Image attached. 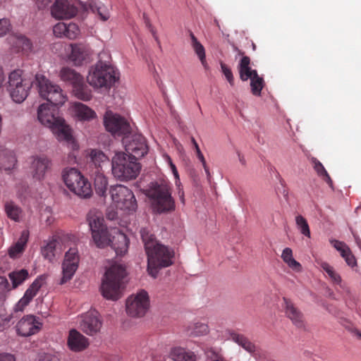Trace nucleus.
I'll use <instances>...</instances> for the list:
<instances>
[{
  "label": "nucleus",
  "instance_id": "nucleus-62",
  "mask_svg": "<svg viewBox=\"0 0 361 361\" xmlns=\"http://www.w3.org/2000/svg\"><path fill=\"white\" fill-rule=\"evenodd\" d=\"M252 49H253V50H255V49H256V45H255V44L252 42Z\"/></svg>",
  "mask_w": 361,
  "mask_h": 361
},
{
  "label": "nucleus",
  "instance_id": "nucleus-44",
  "mask_svg": "<svg viewBox=\"0 0 361 361\" xmlns=\"http://www.w3.org/2000/svg\"><path fill=\"white\" fill-rule=\"evenodd\" d=\"M16 159L12 152L5 155L0 154V169L4 171L11 170L16 165Z\"/></svg>",
  "mask_w": 361,
  "mask_h": 361
},
{
  "label": "nucleus",
  "instance_id": "nucleus-57",
  "mask_svg": "<svg viewBox=\"0 0 361 361\" xmlns=\"http://www.w3.org/2000/svg\"><path fill=\"white\" fill-rule=\"evenodd\" d=\"M35 1L36 2L37 7L39 9H44L45 8H47L48 6H49L51 2L52 1V0H35Z\"/></svg>",
  "mask_w": 361,
  "mask_h": 361
},
{
  "label": "nucleus",
  "instance_id": "nucleus-48",
  "mask_svg": "<svg viewBox=\"0 0 361 361\" xmlns=\"http://www.w3.org/2000/svg\"><path fill=\"white\" fill-rule=\"evenodd\" d=\"M322 267L334 283H339L341 281V276L337 273L335 272L334 268L331 266H330L328 263L323 262L322 264Z\"/></svg>",
  "mask_w": 361,
  "mask_h": 361
},
{
  "label": "nucleus",
  "instance_id": "nucleus-58",
  "mask_svg": "<svg viewBox=\"0 0 361 361\" xmlns=\"http://www.w3.org/2000/svg\"><path fill=\"white\" fill-rule=\"evenodd\" d=\"M0 361H16V359L11 354L0 353Z\"/></svg>",
  "mask_w": 361,
  "mask_h": 361
},
{
  "label": "nucleus",
  "instance_id": "nucleus-59",
  "mask_svg": "<svg viewBox=\"0 0 361 361\" xmlns=\"http://www.w3.org/2000/svg\"><path fill=\"white\" fill-rule=\"evenodd\" d=\"M4 81H5V75H4L2 68L0 66V88L2 87Z\"/></svg>",
  "mask_w": 361,
  "mask_h": 361
},
{
  "label": "nucleus",
  "instance_id": "nucleus-1",
  "mask_svg": "<svg viewBox=\"0 0 361 361\" xmlns=\"http://www.w3.org/2000/svg\"><path fill=\"white\" fill-rule=\"evenodd\" d=\"M140 233L147 255V271L156 278L160 269L173 264V251L159 243L149 228H142Z\"/></svg>",
  "mask_w": 361,
  "mask_h": 361
},
{
  "label": "nucleus",
  "instance_id": "nucleus-63",
  "mask_svg": "<svg viewBox=\"0 0 361 361\" xmlns=\"http://www.w3.org/2000/svg\"><path fill=\"white\" fill-rule=\"evenodd\" d=\"M357 336L361 338V333H358Z\"/></svg>",
  "mask_w": 361,
  "mask_h": 361
},
{
  "label": "nucleus",
  "instance_id": "nucleus-47",
  "mask_svg": "<svg viewBox=\"0 0 361 361\" xmlns=\"http://www.w3.org/2000/svg\"><path fill=\"white\" fill-rule=\"evenodd\" d=\"M191 142H192V143L194 146V148L195 149L196 156H197V159L200 160V161L202 163L207 178H210V172H209V167L207 164L206 160L204 159V157L203 154L202 153V152L199 147V145L197 143V142L194 137L191 138Z\"/></svg>",
  "mask_w": 361,
  "mask_h": 361
},
{
  "label": "nucleus",
  "instance_id": "nucleus-6",
  "mask_svg": "<svg viewBox=\"0 0 361 361\" xmlns=\"http://www.w3.org/2000/svg\"><path fill=\"white\" fill-rule=\"evenodd\" d=\"M62 179L67 188L78 197L87 199L92 196L90 182L76 168L64 169Z\"/></svg>",
  "mask_w": 361,
  "mask_h": 361
},
{
  "label": "nucleus",
  "instance_id": "nucleus-9",
  "mask_svg": "<svg viewBox=\"0 0 361 361\" xmlns=\"http://www.w3.org/2000/svg\"><path fill=\"white\" fill-rule=\"evenodd\" d=\"M40 96L54 105H62L66 100V96L62 89L57 85L51 82L41 74L35 75V80Z\"/></svg>",
  "mask_w": 361,
  "mask_h": 361
},
{
  "label": "nucleus",
  "instance_id": "nucleus-4",
  "mask_svg": "<svg viewBox=\"0 0 361 361\" xmlns=\"http://www.w3.org/2000/svg\"><path fill=\"white\" fill-rule=\"evenodd\" d=\"M126 276V268L118 264H112L105 272L102 284L103 296L109 300H117L121 297V288Z\"/></svg>",
  "mask_w": 361,
  "mask_h": 361
},
{
  "label": "nucleus",
  "instance_id": "nucleus-37",
  "mask_svg": "<svg viewBox=\"0 0 361 361\" xmlns=\"http://www.w3.org/2000/svg\"><path fill=\"white\" fill-rule=\"evenodd\" d=\"M4 210L7 215V216L16 221L19 222L20 221L22 217H23V210L20 207H18L17 204H16L13 202H7L5 203L4 205Z\"/></svg>",
  "mask_w": 361,
  "mask_h": 361
},
{
  "label": "nucleus",
  "instance_id": "nucleus-16",
  "mask_svg": "<svg viewBox=\"0 0 361 361\" xmlns=\"http://www.w3.org/2000/svg\"><path fill=\"white\" fill-rule=\"evenodd\" d=\"M51 129L59 141L66 142L73 151L78 149L79 146L72 135L71 129L64 119L61 118Z\"/></svg>",
  "mask_w": 361,
  "mask_h": 361
},
{
  "label": "nucleus",
  "instance_id": "nucleus-36",
  "mask_svg": "<svg viewBox=\"0 0 361 361\" xmlns=\"http://www.w3.org/2000/svg\"><path fill=\"white\" fill-rule=\"evenodd\" d=\"M73 110L75 116L80 120H90L95 117L94 111L82 103H75Z\"/></svg>",
  "mask_w": 361,
  "mask_h": 361
},
{
  "label": "nucleus",
  "instance_id": "nucleus-10",
  "mask_svg": "<svg viewBox=\"0 0 361 361\" xmlns=\"http://www.w3.org/2000/svg\"><path fill=\"white\" fill-rule=\"evenodd\" d=\"M112 201L121 209L135 211L137 202L133 192L123 185L111 186L109 191Z\"/></svg>",
  "mask_w": 361,
  "mask_h": 361
},
{
  "label": "nucleus",
  "instance_id": "nucleus-53",
  "mask_svg": "<svg viewBox=\"0 0 361 361\" xmlns=\"http://www.w3.org/2000/svg\"><path fill=\"white\" fill-rule=\"evenodd\" d=\"M10 290L11 285L8 280L4 276H0V295L5 293L6 291Z\"/></svg>",
  "mask_w": 361,
  "mask_h": 361
},
{
  "label": "nucleus",
  "instance_id": "nucleus-61",
  "mask_svg": "<svg viewBox=\"0 0 361 361\" xmlns=\"http://www.w3.org/2000/svg\"><path fill=\"white\" fill-rule=\"evenodd\" d=\"M151 32H152V33L153 36H154V37H155V39L157 40V37L155 36V32L154 31V30H153L152 28L151 29Z\"/></svg>",
  "mask_w": 361,
  "mask_h": 361
},
{
  "label": "nucleus",
  "instance_id": "nucleus-17",
  "mask_svg": "<svg viewBox=\"0 0 361 361\" xmlns=\"http://www.w3.org/2000/svg\"><path fill=\"white\" fill-rule=\"evenodd\" d=\"M77 13V7L68 0H56L51 7V14L56 19H69Z\"/></svg>",
  "mask_w": 361,
  "mask_h": 361
},
{
  "label": "nucleus",
  "instance_id": "nucleus-33",
  "mask_svg": "<svg viewBox=\"0 0 361 361\" xmlns=\"http://www.w3.org/2000/svg\"><path fill=\"white\" fill-rule=\"evenodd\" d=\"M238 71L242 81H247L254 75L255 72H257L256 70L251 68L250 59L249 56L242 57L238 65Z\"/></svg>",
  "mask_w": 361,
  "mask_h": 361
},
{
  "label": "nucleus",
  "instance_id": "nucleus-24",
  "mask_svg": "<svg viewBox=\"0 0 361 361\" xmlns=\"http://www.w3.org/2000/svg\"><path fill=\"white\" fill-rule=\"evenodd\" d=\"M42 280L37 279L26 290L23 297L18 302L15 306L16 312H22L25 307L30 302L32 298L37 295L42 287Z\"/></svg>",
  "mask_w": 361,
  "mask_h": 361
},
{
  "label": "nucleus",
  "instance_id": "nucleus-22",
  "mask_svg": "<svg viewBox=\"0 0 361 361\" xmlns=\"http://www.w3.org/2000/svg\"><path fill=\"white\" fill-rule=\"evenodd\" d=\"M68 54L69 61L75 66L82 65L90 55V49L87 46L82 44H71L69 46Z\"/></svg>",
  "mask_w": 361,
  "mask_h": 361
},
{
  "label": "nucleus",
  "instance_id": "nucleus-39",
  "mask_svg": "<svg viewBox=\"0 0 361 361\" xmlns=\"http://www.w3.org/2000/svg\"><path fill=\"white\" fill-rule=\"evenodd\" d=\"M283 262L293 271L300 272L302 271L301 264L297 262L293 257V251L289 247H286L281 255Z\"/></svg>",
  "mask_w": 361,
  "mask_h": 361
},
{
  "label": "nucleus",
  "instance_id": "nucleus-56",
  "mask_svg": "<svg viewBox=\"0 0 361 361\" xmlns=\"http://www.w3.org/2000/svg\"><path fill=\"white\" fill-rule=\"evenodd\" d=\"M39 361H59V358L51 354H43L40 355Z\"/></svg>",
  "mask_w": 361,
  "mask_h": 361
},
{
  "label": "nucleus",
  "instance_id": "nucleus-55",
  "mask_svg": "<svg viewBox=\"0 0 361 361\" xmlns=\"http://www.w3.org/2000/svg\"><path fill=\"white\" fill-rule=\"evenodd\" d=\"M166 160L170 166L172 173L176 179L179 178L178 173L175 164L172 162L171 157L168 155L166 156Z\"/></svg>",
  "mask_w": 361,
  "mask_h": 361
},
{
  "label": "nucleus",
  "instance_id": "nucleus-12",
  "mask_svg": "<svg viewBox=\"0 0 361 361\" xmlns=\"http://www.w3.org/2000/svg\"><path fill=\"white\" fill-rule=\"evenodd\" d=\"M79 262L80 255L78 248L76 247H70L65 253L61 264L62 277L59 284H65L72 279L78 268Z\"/></svg>",
  "mask_w": 361,
  "mask_h": 361
},
{
  "label": "nucleus",
  "instance_id": "nucleus-27",
  "mask_svg": "<svg viewBox=\"0 0 361 361\" xmlns=\"http://www.w3.org/2000/svg\"><path fill=\"white\" fill-rule=\"evenodd\" d=\"M62 249L58 238L53 237L42 248V255L44 259L53 262L57 255L61 253Z\"/></svg>",
  "mask_w": 361,
  "mask_h": 361
},
{
  "label": "nucleus",
  "instance_id": "nucleus-42",
  "mask_svg": "<svg viewBox=\"0 0 361 361\" xmlns=\"http://www.w3.org/2000/svg\"><path fill=\"white\" fill-rule=\"evenodd\" d=\"M28 271L26 269H20L9 273L8 276L12 281L11 288H16L23 283L28 278Z\"/></svg>",
  "mask_w": 361,
  "mask_h": 361
},
{
  "label": "nucleus",
  "instance_id": "nucleus-28",
  "mask_svg": "<svg viewBox=\"0 0 361 361\" xmlns=\"http://www.w3.org/2000/svg\"><path fill=\"white\" fill-rule=\"evenodd\" d=\"M330 243L334 247L340 252L348 266L354 267L357 265L355 256L353 255L350 247L344 242L331 240Z\"/></svg>",
  "mask_w": 361,
  "mask_h": 361
},
{
  "label": "nucleus",
  "instance_id": "nucleus-29",
  "mask_svg": "<svg viewBox=\"0 0 361 361\" xmlns=\"http://www.w3.org/2000/svg\"><path fill=\"white\" fill-rule=\"evenodd\" d=\"M90 166H93L92 171H103V168L109 164V159L101 150L91 149L89 154Z\"/></svg>",
  "mask_w": 361,
  "mask_h": 361
},
{
  "label": "nucleus",
  "instance_id": "nucleus-32",
  "mask_svg": "<svg viewBox=\"0 0 361 361\" xmlns=\"http://www.w3.org/2000/svg\"><path fill=\"white\" fill-rule=\"evenodd\" d=\"M29 238V231H23L18 240L8 250L9 256L12 258L18 257L23 253Z\"/></svg>",
  "mask_w": 361,
  "mask_h": 361
},
{
  "label": "nucleus",
  "instance_id": "nucleus-23",
  "mask_svg": "<svg viewBox=\"0 0 361 361\" xmlns=\"http://www.w3.org/2000/svg\"><path fill=\"white\" fill-rule=\"evenodd\" d=\"M111 241L109 245L116 252L117 255H125L128 249L129 240L126 234L118 228H113Z\"/></svg>",
  "mask_w": 361,
  "mask_h": 361
},
{
  "label": "nucleus",
  "instance_id": "nucleus-41",
  "mask_svg": "<svg viewBox=\"0 0 361 361\" xmlns=\"http://www.w3.org/2000/svg\"><path fill=\"white\" fill-rule=\"evenodd\" d=\"M190 36L191 38V44L192 47L196 53V54L198 56L201 63L202 66L207 68V63L206 61V56H205V50L202 44L197 40V37L194 35V34L190 32Z\"/></svg>",
  "mask_w": 361,
  "mask_h": 361
},
{
  "label": "nucleus",
  "instance_id": "nucleus-3",
  "mask_svg": "<svg viewBox=\"0 0 361 361\" xmlns=\"http://www.w3.org/2000/svg\"><path fill=\"white\" fill-rule=\"evenodd\" d=\"M103 54H99V60L89 71L87 81L94 88L110 89L118 79L114 67L109 61H102Z\"/></svg>",
  "mask_w": 361,
  "mask_h": 361
},
{
  "label": "nucleus",
  "instance_id": "nucleus-25",
  "mask_svg": "<svg viewBox=\"0 0 361 361\" xmlns=\"http://www.w3.org/2000/svg\"><path fill=\"white\" fill-rule=\"evenodd\" d=\"M68 345L74 352H80L86 349L89 345L88 339L75 329L69 331Z\"/></svg>",
  "mask_w": 361,
  "mask_h": 361
},
{
  "label": "nucleus",
  "instance_id": "nucleus-49",
  "mask_svg": "<svg viewBox=\"0 0 361 361\" xmlns=\"http://www.w3.org/2000/svg\"><path fill=\"white\" fill-rule=\"evenodd\" d=\"M66 31L65 37L73 39L79 35L80 30L78 26L75 23H68L66 25Z\"/></svg>",
  "mask_w": 361,
  "mask_h": 361
},
{
  "label": "nucleus",
  "instance_id": "nucleus-38",
  "mask_svg": "<svg viewBox=\"0 0 361 361\" xmlns=\"http://www.w3.org/2000/svg\"><path fill=\"white\" fill-rule=\"evenodd\" d=\"M312 164H313V168L317 172V175L324 181H325L331 189H334L333 181L326 171L325 168L324 167L323 164L317 158L312 159Z\"/></svg>",
  "mask_w": 361,
  "mask_h": 361
},
{
  "label": "nucleus",
  "instance_id": "nucleus-40",
  "mask_svg": "<svg viewBox=\"0 0 361 361\" xmlns=\"http://www.w3.org/2000/svg\"><path fill=\"white\" fill-rule=\"evenodd\" d=\"M25 81H31L30 80L22 78V71L16 70L11 72L8 76V90L12 88H18L24 86Z\"/></svg>",
  "mask_w": 361,
  "mask_h": 361
},
{
  "label": "nucleus",
  "instance_id": "nucleus-34",
  "mask_svg": "<svg viewBox=\"0 0 361 361\" xmlns=\"http://www.w3.org/2000/svg\"><path fill=\"white\" fill-rule=\"evenodd\" d=\"M32 83V81H25L24 86L8 90L13 100L16 103L23 102L27 97L28 92L31 88Z\"/></svg>",
  "mask_w": 361,
  "mask_h": 361
},
{
  "label": "nucleus",
  "instance_id": "nucleus-45",
  "mask_svg": "<svg viewBox=\"0 0 361 361\" xmlns=\"http://www.w3.org/2000/svg\"><path fill=\"white\" fill-rule=\"evenodd\" d=\"M209 333V327L206 324L196 323L190 326L188 329V334L190 336H202Z\"/></svg>",
  "mask_w": 361,
  "mask_h": 361
},
{
  "label": "nucleus",
  "instance_id": "nucleus-60",
  "mask_svg": "<svg viewBox=\"0 0 361 361\" xmlns=\"http://www.w3.org/2000/svg\"><path fill=\"white\" fill-rule=\"evenodd\" d=\"M235 49L236 51H238L239 55L242 56L243 57L245 56H244L245 53L243 51H242L241 50L238 49L237 47H235Z\"/></svg>",
  "mask_w": 361,
  "mask_h": 361
},
{
  "label": "nucleus",
  "instance_id": "nucleus-18",
  "mask_svg": "<svg viewBox=\"0 0 361 361\" xmlns=\"http://www.w3.org/2000/svg\"><path fill=\"white\" fill-rule=\"evenodd\" d=\"M102 325L99 313L95 310L87 312L83 314L80 324L81 330L89 336L97 334L100 331Z\"/></svg>",
  "mask_w": 361,
  "mask_h": 361
},
{
  "label": "nucleus",
  "instance_id": "nucleus-19",
  "mask_svg": "<svg viewBox=\"0 0 361 361\" xmlns=\"http://www.w3.org/2000/svg\"><path fill=\"white\" fill-rule=\"evenodd\" d=\"M41 326L42 323L37 320L35 316L27 315L18 322L16 331L18 334L26 337L37 333Z\"/></svg>",
  "mask_w": 361,
  "mask_h": 361
},
{
  "label": "nucleus",
  "instance_id": "nucleus-43",
  "mask_svg": "<svg viewBox=\"0 0 361 361\" xmlns=\"http://www.w3.org/2000/svg\"><path fill=\"white\" fill-rule=\"evenodd\" d=\"M250 79L252 94L257 97L261 96L262 90L264 86L263 78L260 77L257 72H255L254 75Z\"/></svg>",
  "mask_w": 361,
  "mask_h": 361
},
{
  "label": "nucleus",
  "instance_id": "nucleus-2",
  "mask_svg": "<svg viewBox=\"0 0 361 361\" xmlns=\"http://www.w3.org/2000/svg\"><path fill=\"white\" fill-rule=\"evenodd\" d=\"M144 193L149 199L153 211L157 214L168 213L175 209V201L168 180L161 178L149 183Z\"/></svg>",
  "mask_w": 361,
  "mask_h": 361
},
{
  "label": "nucleus",
  "instance_id": "nucleus-52",
  "mask_svg": "<svg viewBox=\"0 0 361 361\" xmlns=\"http://www.w3.org/2000/svg\"><path fill=\"white\" fill-rule=\"evenodd\" d=\"M66 23H58L54 26L53 32L56 37H65L66 31Z\"/></svg>",
  "mask_w": 361,
  "mask_h": 361
},
{
  "label": "nucleus",
  "instance_id": "nucleus-51",
  "mask_svg": "<svg viewBox=\"0 0 361 361\" xmlns=\"http://www.w3.org/2000/svg\"><path fill=\"white\" fill-rule=\"evenodd\" d=\"M11 29L10 21L7 18L0 19V37L5 36Z\"/></svg>",
  "mask_w": 361,
  "mask_h": 361
},
{
  "label": "nucleus",
  "instance_id": "nucleus-11",
  "mask_svg": "<svg viewBox=\"0 0 361 361\" xmlns=\"http://www.w3.org/2000/svg\"><path fill=\"white\" fill-rule=\"evenodd\" d=\"M126 312L132 317H142L149 307V298L147 291L142 290L128 298Z\"/></svg>",
  "mask_w": 361,
  "mask_h": 361
},
{
  "label": "nucleus",
  "instance_id": "nucleus-54",
  "mask_svg": "<svg viewBox=\"0 0 361 361\" xmlns=\"http://www.w3.org/2000/svg\"><path fill=\"white\" fill-rule=\"evenodd\" d=\"M97 13L99 16L100 18L104 21L107 20L110 17L108 10L104 6H99L97 8Z\"/></svg>",
  "mask_w": 361,
  "mask_h": 361
},
{
  "label": "nucleus",
  "instance_id": "nucleus-26",
  "mask_svg": "<svg viewBox=\"0 0 361 361\" xmlns=\"http://www.w3.org/2000/svg\"><path fill=\"white\" fill-rule=\"evenodd\" d=\"M12 49L16 52L27 53L32 49V42L22 35H13L8 38Z\"/></svg>",
  "mask_w": 361,
  "mask_h": 361
},
{
  "label": "nucleus",
  "instance_id": "nucleus-5",
  "mask_svg": "<svg viewBox=\"0 0 361 361\" xmlns=\"http://www.w3.org/2000/svg\"><path fill=\"white\" fill-rule=\"evenodd\" d=\"M140 168L137 160L128 157L125 152H116L112 158V173L121 181L135 179L138 176Z\"/></svg>",
  "mask_w": 361,
  "mask_h": 361
},
{
  "label": "nucleus",
  "instance_id": "nucleus-31",
  "mask_svg": "<svg viewBox=\"0 0 361 361\" xmlns=\"http://www.w3.org/2000/svg\"><path fill=\"white\" fill-rule=\"evenodd\" d=\"M90 175L94 178V185L97 194L101 197H105L106 195L108 180L104 175L103 171L95 170L91 171Z\"/></svg>",
  "mask_w": 361,
  "mask_h": 361
},
{
  "label": "nucleus",
  "instance_id": "nucleus-7",
  "mask_svg": "<svg viewBox=\"0 0 361 361\" xmlns=\"http://www.w3.org/2000/svg\"><path fill=\"white\" fill-rule=\"evenodd\" d=\"M87 221L92 231V235L97 247L103 248L110 245L112 231L104 225L102 214L96 210H91L87 215Z\"/></svg>",
  "mask_w": 361,
  "mask_h": 361
},
{
  "label": "nucleus",
  "instance_id": "nucleus-20",
  "mask_svg": "<svg viewBox=\"0 0 361 361\" xmlns=\"http://www.w3.org/2000/svg\"><path fill=\"white\" fill-rule=\"evenodd\" d=\"M51 165V161L46 155L42 154L34 157L31 163L33 178L37 180H43L47 171L50 169Z\"/></svg>",
  "mask_w": 361,
  "mask_h": 361
},
{
  "label": "nucleus",
  "instance_id": "nucleus-30",
  "mask_svg": "<svg viewBox=\"0 0 361 361\" xmlns=\"http://www.w3.org/2000/svg\"><path fill=\"white\" fill-rule=\"evenodd\" d=\"M169 357L173 361H197L196 355L182 347H173L171 349Z\"/></svg>",
  "mask_w": 361,
  "mask_h": 361
},
{
  "label": "nucleus",
  "instance_id": "nucleus-15",
  "mask_svg": "<svg viewBox=\"0 0 361 361\" xmlns=\"http://www.w3.org/2000/svg\"><path fill=\"white\" fill-rule=\"evenodd\" d=\"M58 105L46 103L41 104L37 110V118L39 121L44 126L51 128L61 118L57 116Z\"/></svg>",
  "mask_w": 361,
  "mask_h": 361
},
{
  "label": "nucleus",
  "instance_id": "nucleus-50",
  "mask_svg": "<svg viewBox=\"0 0 361 361\" xmlns=\"http://www.w3.org/2000/svg\"><path fill=\"white\" fill-rule=\"evenodd\" d=\"M221 68L229 84L233 86L234 85V77L231 69L223 62H221Z\"/></svg>",
  "mask_w": 361,
  "mask_h": 361
},
{
  "label": "nucleus",
  "instance_id": "nucleus-35",
  "mask_svg": "<svg viewBox=\"0 0 361 361\" xmlns=\"http://www.w3.org/2000/svg\"><path fill=\"white\" fill-rule=\"evenodd\" d=\"M230 338L246 351L252 353L255 351L256 347L246 336L243 334L231 332L230 334Z\"/></svg>",
  "mask_w": 361,
  "mask_h": 361
},
{
  "label": "nucleus",
  "instance_id": "nucleus-13",
  "mask_svg": "<svg viewBox=\"0 0 361 361\" xmlns=\"http://www.w3.org/2000/svg\"><path fill=\"white\" fill-rule=\"evenodd\" d=\"M123 143L128 156L133 157L136 160L144 157L148 151L145 138L140 134L124 137Z\"/></svg>",
  "mask_w": 361,
  "mask_h": 361
},
{
  "label": "nucleus",
  "instance_id": "nucleus-21",
  "mask_svg": "<svg viewBox=\"0 0 361 361\" xmlns=\"http://www.w3.org/2000/svg\"><path fill=\"white\" fill-rule=\"evenodd\" d=\"M283 307L286 317L298 328L304 326V316L302 312L295 306L293 301L287 298H283Z\"/></svg>",
  "mask_w": 361,
  "mask_h": 361
},
{
  "label": "nucleus",
  "instance_id": "nucleus-14",
  "mask_svg": "<svg viewBox=\"0 0 361 361\" xmlns=\"http://www.w3.org/2000/svg\"><path fill=\"white\" fill-rule=\"evenodd\" d=\"M106 129L112 134L126 135L130 133V124L121 116L107 111L104 116Z\"/></svg>",
  "mask_w": 361,
  "mask_h": 361
},
{
  "label": "nucleus",
  "instance_id": "nucleus-8",
  "mask_svg": "<svg viewBox=\"0 0 361 361\" xmlns=\"http://www.w3.org/2000/svg\"><path fill=\"white\" fill-rule=\"evenodd\" d=\"M60 79L71 85L74 95L79 99L89 101L92 98L91 90L85 85L83 77L70 67H63L59 72Z\"/></svg>",
  "mask_w": 361,
  "mask_h": 361
},
{
  "label": "nucleus",
  "instance_id": "nucleus-46",
  "mask_svg": "<svg viewBox=\"0 0 361 361\" xmlns=\"http://www.w3.org/2000/svg\"><path fill=\"white\" fill-rule=\"evenodd\" d=\"M295 223L300 233L307 238H310L311 233L307 220L301 215L295 217Z\"/></svg>",
  "mask_w": 361,
  "mask_h": 361
}]
</instances>
